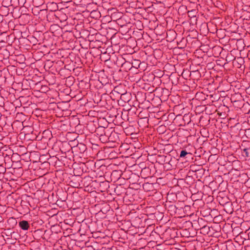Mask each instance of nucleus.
I'll return each instance as SVG.
<instances>
[{
	"mask_svg": "<svg viewBox=\"0 0 250 250\" xmlns=\"http://www.w3.org/2000/svg\"><path fill=\"white\" fill-rule=\"evenodd\" d=\"M154 229L152 219L142 217V250H149V247H147L148 242H150V237L151 233Z\"/></svg>",
	"mask_w": 250,
	"mask_h": 250,
	"instance_id": "f257e3e1",
	"label": "nucleus"
},
{
	"mask_svg": "<svg viewBox=\"0 0 250 250\" xmlns=\"http://www.w3.org/2000/svg\"><path fill=\"white\" fill-rule=\"evenodd\" d=\"M155 89L154 86H152L149 83H142V98L145 97L149 100H153L154 97L153 92Z\"/></svg>",
	"mask_w": 250,
	"mask_h": 250,
	"instance_id": "f03ea898",
	"label": "nucleus"
},
{
	"mask_svg": "<svg viewBox=\"0 0 250 250\" xmlns=\"http://www.w3.org/2000/svg\"><path fill=\"white\" fill-rule=\"evenodd\" d=\"M146 200V199L145 197L142 200V215H143L142 217L152 219V218L154 217V211L155 209L152 206H146L145 202L143 203V201H145Z\"/></svg>",
	"mask_w": 250,
	"mask_h": 250,
	"instance_id": "7ed1b4c3",
	"label": "nucleus"
},
{
	"mask_svg": "<svg viewBox=\"0 0 250 250\" xmlns=\"http://www.w3.org/2000/svg\"><path fill=\"white\" fill-rule=\"evenodd\" d=\"M16 74L18 75H29L30 71L32 70V67L26 65V63H16Z\"/></svg>",
	"mask_w": 250,
	"mask_h": 250,
	"instance_id": "20e7f679",
	"label": "nucleus"
},
{
	"mask_svg": "<svg viewBox=\"0 0 250 250\" xmlns=\"http://www.w3.org/2000/svg\"><path fill=\"white\" fill-rule=\"evenodd\" d=\"M152 134L148 129H143L142 131V145L145 146L151 141Z\"/></svg>",
	"mask_w": 250,
	"mask_h": 250,
	"instance_id": "39448f33",
	"label": "nucleus"
},
{
	"mask_svg": "<svg viewBox=\"0 0 250 250\" xmlns=\"http://www.w3.org/2000/svg\"><path fill=\"white\" fill-rule=\"evenodd\" d=\"M147 166L146 164H145L144 167H143V166L142 164V179H147L149 177L151 178V169L150 166H152V164L150 162H147Z\"/></svg>",
	"mask_w": 250,
	"mask_h": 250,
	"instance_id": "423d86ee",
	"label": "nucleus"
},
{
	"mask_svg": "<svg viewBox=\"0 0 250 250\" xmlns=\"http://www.w3.org/2000/svg\"><path fill=\"white\" fill-rule=\"evenodd\" d=\"M130 144L134 146V149H135L134 153L133 154V158H136L137 160L136 162L140 158L141 156H139V150L141 148V143L140 140L137 141H132L130 143Z\"/></svg>",
	"mask_w": 250,
	"mask_h": 250,
	"instance_id": "0eeeda50",
	"label": "nucleus"
},
{
	"mask_svg": "<svg viewBox=\"0 0 250 250\" xmlns=\"http://www.w3.org/2000/svg\"><path fill=\"white\" fill-rule=\"evenodd\" d=\"M133 63H122L121 68L119 69V71H122V70L127 71L129 70L132 73L137 74V72L133 71Z\"/></svg>",
	"mask_w": 250,
	"mask_h": 250,
	"instance_id": "6e6552de",
	"label": "nucleus"
},
{
	"mask_svg": "<svg viewBox=\"0 0 250 250\" xmlns=\"http://www.w3.org/2000/svg\"><path fill=\"white\" fill-rule=\"evenodd\" d=\"M149 144H146L144 146L142 145V157L144 156L143 158H142L143 160H148V157L149 155V151L150 149Z\"/></svg>",
	"mask_w": 250,
	"mask_h": 250,
	"instance_id": "1a4fd4ad",
	"label": "nucleus"
},
{
	"mask_svg": "<svg viewBox=\"0 0 250 250\" xmlns=\"http://www.w3.org/2000/svg\"><path fill=\"white\" fill-rule=\"evenodd\" d=\"M155 78V75L150 72H145L142 76V79L143 82H146V83H149L152 82Z\"/></svg>",
	"mask_w": 250,
	"mask_h": 250,
	"instance_id": "9d476101",
	"label": "nucleus"
},
{
	"mask_svg": "<svg viewBox=\"0 0 250 250\" xmlns=\"http://www.w3.org/2000/svg\"><path fill=\"white\" fill-rule=\"evenodd\" d=\"M133 213L136 214V212H135ZM131 225L135 228L139 229L140 228L141 218L138 215H136V214H135L134 216L132 217L131 220Z\"/></svg>",
	"mask_w": 250,
	"mask_h": 250,
	"instance_id": "9b49d317",
	"label": "nucleus"
},
{
	"mask_svg": "<svg viewBox=\"0 0 250 250\" xmlns=\"http://www.w3.org/2000/svg\"><path fill=\"white\" fill-rule=\"evenodd\" d=\"M202 66L200 63H191L190 65L189 69L191 72H198L200 74L201 71L204 73V71H202Z\"/></svg>",
	"mask_w": 250,
	"mask_h": 250,
	"instance_id": "f8f14e48",
	"label": "nucleus"
},
{
	"mask_svg": "<svg viewBox=\"0 0 250 250\" xmlns=\"http://www.w3.org/2000/svg\"><path fill=\"white\" fill-rule=\"evenodd\" d=\"M144 99L145 101L143 102H142V113L143 112V111H145L146 110H148L151 106V103L150 101H152V100H149L148 98L145 99V97H143L142 98Z\"/></svg>",
	"mask_w": 250,
	"mask_h": 250,
	"instance_id": "ddd939ff",
	"label": "nucleus"
},
{
	"mask_svg": "<svg viewBox=\"0 0 250 250\" xmlns=\"http://www.w3.org/2000/svg\"><path fill=\"white\" fill-rule=\"evenodd\" d=\"M139 96L140 92L138 91L137 92V95L135 96L136 101L133 102V106L136 109V111H135V113L136 114H138V117L139 116V115L141 114V111H139V109L137 108L138 107L140 108V103L138 99V97H139Z\"/></svg>",
	"mask_w": 250,
	"mask_h": 250,
	"instance_id": "4468645a",
	"label": "nucleus"
},
{
	"mask_svg": "<svg viewBox=\"0 0 250 250\" xmlns=\"http://www.w3.org/2000/svg\"><path fill=\"white\" fill-rule=\"evenodd\" d=\"M143 189L145 191L148 192L153 190L154 188L153 185L152 183L149 182H146L143 185Z\"/></svg>",
	"mask_w": 250,
	"mask_h": 250,
	"instance_id": "2eb2a0df",
	"label": "nucleus"
},
{
	"mask_svg": "<svg viewBox=\"0 0 250 250\" xmlns=\"http://www.w3.org/2000/svg\"><path fill=\"white\" fill-rule=\"evenodd\" d=\"M20 227L24 230H27L29 228V224L27 221L22 220L19 222Z\"/></svg>",
	"mask_w": 250,
	"mask_h": 250,
	"instance_id": "dca6fc26",
	"label": "nucleus"
},
{
	"mask_svg": "<svg viewBox=\"0 0 250 250\" xmlns=\"http://www.w3.org/2000/svg\"><path fill=\"white\" fill-rule=\"evenodd\" d=\"M75 82V79L72 76H69L66 78L65 84L67 87H70L73 85Z\"/></svg>",
	"mask_w": 250,
	"mask_h": 250,
	"instance_id": "f3484780",
	"label": "nucleus"
},
{
	"mask_svg": "<svg viewBox=\"0 0 250 250\" xmlns=\"http://www.w3.org/2000/svg\"><path fill=\"white\" fill-rule=\"evenodd\" d=\"M7 223L10 228H14L17 224V221L15 218L10 217L7 220Z\"/></svg>",
	"mask_w": 250,
	"mask_h": 250,
	"instance_id": "a211bd4d",
	"label": "nucleus"
},
{
	"mask_svg": "<svg viewBox=\"0 0 250 250\" xmlns=\"http://www.w3.org/2000/svg\"><path fill=\"white\" fill-rule=\"evenodd\" d=\"M140 183V182H139V183H130V188L132 189H134L135 191H136L137 193H139L140 192L139 190L141 188Z\"/></svg>",
	"mask_w": 250,
	"mask_h": 250,
	"instance_id": "6ab92c4d",
	"label": "nucleus"
},
{
	"mask_svg": "<svg viewBox=\"0 0 250 250\" xmlns=\"http://www.w3.org/2000/svg\"><path fill=\"white\" fill-rule=\"evenodd\" d=\"M130 180L131 181V183H139L140 180V176L136 174H132L131 176L130 177Z\"/></svg>",
	"mask_w": 250,
	"mask_h": 250,
	"instance_id": "aec40b11",
	"label": "nucleus"
},
{
	"mask_svg": "<svg viewBox=\"0 0 250 250\" xmlns=\"http://www.w3.org/2000/svg\"><path fill=\"white\" fill-rule=\"evenodd\" d=\"M198 229H200L201 230V233L204 234H208L210 230L209 227L207 225L200 226V228H198Z\"/></svg>",
	"mask_w": 250,
	"mask_h": 250,
	"instance_id": "412c9836",
	"label": "nucleus"
},
{
	"mask_svg": "<svg viewBox=\"0 0 250 250\" xmlns=\"http://www.w3.org/2000/svg\"><path fill=\"white\" fill-rule=\"evenodd\" d=\"M131 138L132 139V141H137V140H140L141 139L140 138V135L139 134V129H138V132H134L131 133Z\"/></svg>",
	"mask_w": 250,
	"mask_h": 250,
	"instance_id": "4be33fe9",
	"label": "nucleus"
},
{
	"mask_svg": "<svg viewBox=\"0 0 250 250\" xmlns=\"http://www.w3.org/2000/svg\"><path fill=\"white\" fill-rule=\"evenodd\" d=\"M6 67H7L6 69L9 72V73H10V72L12 73L13 71H15L16 72V68H17L16 65H13L9 64V65H6Z\"/></svg>",
	"mask_w": 250,
	"mask_h": 250,
	"instance_id": "5701e85b",
	"label": "nucleus"
},
{
	"mask_svg": "<svg viewBox=\"0 0 250 250\" xmlns=\"http://www.w3.org/2000/svg\"><path fill=\"white\" fill-rule=\"evenodd\" d=\"M148 118H143L142 119V124L143 123V126L144 128L146 129V128H148Z\"/></svg>",
	"mask_w": 250,
	"mask_h": 250,
	"instance_id": "b1692460",
	"label": "nucleus"
},
{
	"mask_svg": "<svg viewBox=\"0 0 250 250\" xmlns=\"http://www.w3.org/2000/svg\"><path fill=\"white\" fill-rule=\"evenodd\" d=\"M149 113L150 111L148 110L143 111L142 113V119H143V118H148L149 117Z\"/></svg>",
	"mask_w": 250,
	"mask_h": 250,
	"instance_id": "393cba45",
	"label": "nucleus"
},
{
	"mask_svg": "<svg viewBox=\"0 0 250 250\" xmlns=\"http://www.w3.org/2000/svg\"><path fill=\"white\" fill-rule=\"evenodd\" d=\"M49 72L53 74H56V73H57V70H56V65L54 64L53 63L51 65V67L50 69L49 70Z\"/></svg>",
	"mask_w": 250,
	"mask_h": 250,
	"instance_id": "a878e982",
	"label": "nucleus"
},
{
	"mask_svg": "<svg viewBox=\"0 0 250 250\" xmlns=\"http://www.w3.org/2000/svg\"><path fill=\"white\" fill-rule=\"evenodd\" d=\"M74 66H75V65H71L70 63L66 64L64 66L65 69L68 70L70 71H71V70L75 71L77 69V68H75Z\"/></svg>",
	"mask_w": 250,
	"mask_h": 250,
	"instance_id": "bb28decb",
	"label": "nucleus"
},
{
	"mask_svg": "<svg viewBox=\"0 0 250 250\" xmlns=\"http://www.w3.org/2000/svg\"><path fill=\"white\" fill-rule=\"evenodd\" d=\"M52 63H42V65H43V67L46 71H49L51 67V65Z\"/></svg>",
	"mask_w": 250,
	"mask_h": 250,
	"instance_id": "cd10ccee",
	"label": "nucleus"
},
{
	"mask_svg": "<svg viewBox=\"0 0 250 250\" xmlns=\"http://www.w3.org/2000/svg\"><path fill=\"white\" fill-rule=\"evenodd\" d=\"M188 154V153L187 152V151L186 150H182L181 151V153H180V157L181 158H184ZM189 154H190L189 153Z\"/></svg>",
	"mask_w": 250,
	"mask_h": 250,
	"instance_id": "c85d7f7f",
	"label": "nucleus"
},
{
	"mask_svg": "<svg viewBox=\"0 0 250 250\" xmlns=\"http://www.w3.org/2000/svg\"><path fill=\"white\" fill-rule=\"evenodd\" d=\"M79 148H80L81 151L83 152H84L86 149V146L82 144H80Z\"/></svg>",
	"mask_w": 250,
	"mask_h": 250,
	"instance_id": "c756f323",
	"label": "nucleus"
},
{
	"mask_svg": "<svg viewBox=\"0 0 250 250\" xmlns=\"http://www.w3.org/2000/svg\"><path fill=\"white\" fill-rule=\"evenodd\" d=\"M135 65H133V71H135L138 73L139 70H138V68L140 67L141 63H135Z\"/></svg>",
	"mask_w": 250,
	"mask_h": 250,
	"instance_id": "7c9ffc66",
	"label": "nucleus"
},
{
	"mask_svg": "<svg viewBox=\"0 0 250 250\" xmlns=\"http://www.w3.org/2000/svg\"><path fill=\"white\" fill-rule=\"evenodd\" d=\"M70 183L72 184V186H73V187H78L80 184L79 183H77V182H74L73 180H71L70 181Z\"/></svg>",
	"mask_w": 250,
	"mask_h": 250,
	"instance_id": "2f4dec72",
	"label": "nucleus"
},
{
	"mask_svg": "<svg viewBox=\"0 0 250 250\" xmlns=\"http://www.w3.org/2000/svg\"><path fill=\"white\" fill-rule=\"evenodd\" d=\"M133 198L134 200H136V201L138 203H140V198L139 197H138L137 196V194L135 193H134L133 194Z\"/></svg>",
	"mask_w": 250,
	"mask_h": 250,
	"instance_id": "473e14b6",
	"label": "nucleus"
},
{
	"mask_svg": "<svg viewBox=\"0 0 250 250\" xmlns=\"http://www.w3.org/2000/svg\"><path fill=\"white\" fill-rule=\"evenodd\" d=\"M174 66H175L174 65H171L170 63H167L164 66V68L166 69V68H168L169 67H171L172 68V70L174 71V70H175V69L173 67H174Z\"/></svg>",
	"mask_w": 250,
	"mask_h": 250,
	"instance_id": "72a5a7b5",
	"label": "nucleus"
},
{
	"mask_svg": "<svg viewBox=\"0 0 250 250\" xmlns=\"http://www.w3.org/2000/svg\"><path fill=\"white\" fill-rule=\"evenodd\" d=\"M48 89V87L45 86V85H44V86H42V87L41 88V89H40V91H42V92H44L45 91H47V89Z\"/></svg>",
	"mask_w": 250,
	"mask_h": 250,
	"instance_id": "f704fd0d",
	"label": "nucleus"
},
{
	"mask_svg": "<svg viewBox=\"0 0 250 250\" xmlns=\"http://www.w3.org/2000/svg\"><path fill=\"white\" fill-rule=\"evenodd\" d=\"M226 64H227V63H224V64H223V65H221V64H220V63H216V66H221L222 68H224V69H226V67H225V65H226ZM214 66H215H215H216V65H214Z\"/></svg>",
	"mask_w": 250,
	"mask_h": 250,
	"instance_id": "c9c22d12",
	"label": "nucleus"
},
{
	"mask_svg": "<svg viewBox=\"0 0 250 250\" xmlns=\"http://www.w3.org/2000/svg\"><path fill=\"white\" fill-rule=\"evenodd\" d=\"M232 65L238 68H241L242 67L241 63H232Z\"/></svg>",
	"mask_w": 250,
	"mask_h": 250,
	"instance_id": "e433bc0d",
	"label": "nucleus"
},
{
	"mask_svg": "<svg viewBox=\"0 0 250 250\" xmlns=\"http://www.w3.org/2000/svg\"><path fill=\"white\" fill-rule=\"evenodd\" d=\"M145 161L144 162H142V164L143 165V167H145V164H147V162H150L149 161H148V160L147 161H146V160H144ZM146 166H147V164H146Z\"/></svg>",
	"mask_w": 250,
	"mask_h": 250,
	"instance_id": "4c0bfd02",
	"label": "nucleus"
},
{
	"mask_svg": "<svg viewBox=\"0 0 250 250\" xmlns=\"http://www.w3.org/2000/svg\"><path fill=\"white\" fill-rule=\"evenodd\" d=\"M244 151L245 152L247 156H248V148H245L244 149Z\"/></svg>",
	"mask_w": 250,
	"mask_h": 250,
	"instance_id": "58836bf2",
	"label": "nucleus"
},
{
	"mask_svg": "<svg viewBox=\"0 0 250 250\" xmlns=\"http://www.w3.org/2000/svg\"><path fill=\"white\" fill-rule=\"evenodd\" d=\"M202 222H204V221L202 219L201 220H198V223L199 225H200V224L202 223Z\"/></svg>",
	"mask_w": 250,
	"mask_h": 250,
	"instance_id": "ea45409f",
	"label": "nucleus"
},
{
	"mask_svg": "<svg viewBox=\"0 0 250 250\" xmlns=\"http://www.w3.org/2000/svg\"><path fill=\"white\" fill-rule=\"evenodd\" d=\"M62 68L60 67H57L56 66V70H57V73L60 72V71L61 70Z\"/></svg>",
	"mask_w": 250,
	"mask_h": 250,
	"instance_id": "a19ab883",
	"label": "nucleus"
},
{
	"mask_svg": "<svg viewBox=\"0 0 250 250\" xmlns=\"http://www.w3.org/2000/svg\"><path fill=\"white\" fill-rule=\"evenodd\" d=\"M139 206L134 205V208L132 209L134 210V208H136L137 209H139Z\"/></svg>",
	"mask_w": 250,
	"mask_h": 250,
	"instance_id": "79ce46f5",
	"label": "nucleus"
},
{
	"mask_svg": "<svg viewBox=\"0 0 250 250\" xmlns=\"http://www.w3.org/2000/svg\"><path fill=\"white\" fill-rule=\"evenodd\" d=\"M163 76V72H160V73H159L158 77H162Z\"/></svg>",
	"mask_w": 250,
	"mask_h": 250,
	"instance_id": "37998d69",
	"label": "nucleus"
},
{
	"mask_svg": "<svg viewBox=\"0 0 250 250\" xmlns=\"http://www.w3.org/2000/svg\"><path fill=\"white\" fill-rule=\"evenodd\" d=\"M139 164L138 165H137V164H135L133 166V167H137V166H139Z\"/></svg>",
	"mask_w": 250,
	"mask_h": 250,
	"instance_id": "c03bdc74",
	"label": "nucleus"
},
{
	"mask_svg": "<svg viewBox=\"0 0 250 250\" xmlns=\"http://www.w3.org/2000/svg\"><path fill=\"white\" fill-rule=\"evenodd\" d=\"M40 84H41V83H40V82L38 83H37L36 84V85H40Z\"/></svg>",
	"mask_w": 250,
	"mask_h": 250,
	"instance_id": "a18cd8bd",
	"label": "nucleus"
},
{
	"mask_svg": "<svg viewBox=\"0 0 250 250\" xmlns=\"http://www.w3.org/2000/svg\"><path fill=\"white\" fill-rule=\"evenodd\" d=\"M143 52H144V53H145V54H146V51H142V53Z\"/></svg>",
	"mask_w": 250,
	"mask_h": 250,
	"instance_id": "49530a36",
	"label": "nucleus"
},
{
	"mask_svg": "<svg viewBox=\"0 0 250 250\" xmlns=\"http://www.w3.org/2000/svg\"><path fill=\"white\" fill-rule=\"evenodd\" d=\"M140 79L139 80V81L138 82H136V84H137L138 83H139V82L140 81Z\"/></svg>",
	"mask_w": 250,
	"mask_h": 250,
	"instance_id": "de8ad7c7",
	"label": "nucleus"
},
{
	"mask_svg": "<svg viewBox=\"0 0 250 250\" xmlns=\"http://www.w3.org/2000/svg\"><path fill=\"white\" fill-rule=\"evenodd\" d=\"M118 190V187L116 188L115 189V191H117Z\"/></svg>",
	"mask_w": 250,
	"mask_h": 250,
	"instance_id": "09e8293b",
	"label": "nucleus"
},
{
	"mask_svg": "<svg viewBox=\"0 0 250 250\" xmlns=\"http://www.w3.org/2000/svg\"><path fill=\"white\" fill-rule=\"evenodd\" d=\"M248 64V65H249L250 67V63H247Z\"/></svg>",
	"mask_w": 250,
	"mask_h": 250,
	"instance_id": "8fccbe9b",
	"label": "nucleus"
},
{
	"mask_svg": "<svg viewBox=\"0 0 250 250\" xmlns=\"http://www.w3.org/2000/svg\"><path fill=\"white\" fill-rule=\"evenodd\" d=\"M116 63H112V64L114 65H115Z\"/></svg>",
	"mask_w": 250,
	"mask_h": 250,
	"instance_id": "3c124183",
	"label": "nucleus"
},
{
	"mask_svg": "<svg viewBox=\"0 0 250 250\" xmlns=\"http://www.w3.org/2000/svg\"><path fill=\"white\" fill-rule=\"evenodd\" d=\"M5 69V67H4V68H3V70H4Z\"/></svg>",
	"mask_w": 250,
	"mask_h": 250,
	"instance_id": "603ef678",
	"label": "nucleus"
},
{
	"mask_svg": "<svg viewBox=\"0 0 250 250\" xmlns=\"http://www.w3.org/2000/svg\"><path fill=\"white\" fill-rule=\"evenodd\" d=\"M125 93H124V94H122V96H123V95H125Z\"/></svg>",
	"mask_w": 250,
	"mask_h": 250,
	"instance_id": "864d4df0",
	"label": "nucleus"
},
{
	"mask_svg": "<svg viewBox=\"0 0 250 250\" xmlns=\"http://www.w3.org/2000/svg\"><path fill=\"white\" fill-rule=\"evenodd\" d=\"M138 125H139V121H138Z\"/></svg>",
	"mask_w": 250,
	"mask_h": 250,
	"instance_id": "5fc2aeb1",
	"label": "nucleus"
}]
</instances>
